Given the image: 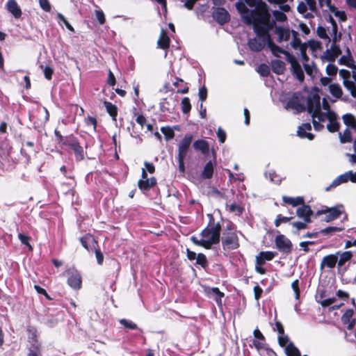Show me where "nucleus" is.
<instances>
[{
    "label": "nucleus",
    "mask_w": 356,
    "mask_h": 356,
    "mask_svg": "<svg viewBox=\"0 0 356 356\" xmlns=\"http://www.w3.org/2000/svg\"><path fill=\"white\" fill-rule=\"evenodd\" d=\"M248 6L254 9L250 10L249 16L244 17V22L247 25H252L253 30L272 22L270 14L267 4L262 0H243Z\"/></svg>",
    "instance_id": "nucleus-1"
},
{
    "label": "nucleus",
    "mask_w": 356,
    "mask_h": 356,
    "mask_svg": "<svg viewBox=\"0 0 356 356\" xmlns=\"http://www.w3.org/2000/svg\"><path fill=\"white\" fill-rule=\"evenodd\" d=\"M54 136L56 143L60 145L61 147H65L69 153L73 154L76 162L84 160L87 146L86 147L82 146L76 136L72 134L63 136L60 131L56 129L54 130Z\"/></svg>",
    "instance_id": "nucleus-2"
},
{
    "label": "nucleus",
    "mask_w": 356,
    "mask_h": 356,
    "mask_svg": "<svg viewBox=\"0 0 356 356\" xmlns=\"http://www.w3.org/2000/svg\"><path fill=\"white\" fill-rule=\"evenodd\" d=\"M209 220L207 226L202 230L200 236L204 239L207 250L211 248L213 245L218 244L220 241V232L222 230L220 222H215L211 214L209 215Z\"/></svg>",
    "instance_id": "nucleus-3"
},
{
    "label": "nucleus",
    "mask_w": 356,
    "mask_h": 356,
    "mask_svg": "<svg viewBox=\"0 0 356 356\" xmlns=\"http://www.w3.org/2000/svg\"><path fill=\"white\" fill-rule=\"evenodd\" d=\"M275 24V22L272 21L259 28H256L257 29L254 30V32L258 38H265L266 40V44L272 51V54L275 56L279 57V54H283L284 55V52H286V51L275 44L271 38L270 31L273 29Z\"/></svg>",
    "instance_id": "nucleus-4"
},
{
    "label": "nucleus",
    "mask_w": 356,
    "mask_h": 356,
    "mask_svg": "<svg viewBox=\"0 0 356 356\" xmlns=\"http://www.w3.org/2000/svg\"><path fill=\"white\" fill-rule=\"evenodd\" d=\"M343 206L342 204H338L333 207L324 206L323 209L315 213L314 218H316L321 215L325 214L323 220L329 222L339 218L343 213Z\"/></svg>",
    "instance_id": "nucleus-5"
},
{
    "label": "nucleus",
    "mask_w": 356,
    "mask_h": 356,
    "mask_svg": "<svg viewBox=\"0 0 356 356\" xmlns=\"http://www.w3.org/2000/svg\"><path fill=\"white\" fill-rule=\"evenodd\" d=\"M222 247L225 251L238 249L240 246L239 238L236 232H222L220 237Z\"/></svg>",
    "instance_id": "nucleus-6"
},
{
    "label": "nucleus",
    "mask_w": 356,
    "mask_h": 356,
    "mask_svg": "<svg viewBox=\"0 0 356 356\" xmlns=\"http://www.w3.org/2000/svg\"><path fill=\"white\" fill-rule=\"evenodd\" d=\"M277 253L272 251H261L255 258V270L260 275H265L266 270L263 267L266 261L273 260Z\"/></svg>",
    "instance_id": "nucleus-7"
},
{
    "label": "nucleus",
    "mask_w": 356,
    "mask_h": 356,
    "mask_svg": "<svg viewBox=\"0 0 356 356\" xmlns=\"http://www.w3.org/2000/svg\"><path fill=\"white\" fill-rule=\"evenodd\" d=\"M193 136L191 134H186L178 145L177 159L185 160L189 151Z\"/></svg>",
    "instance_id": "nucleus-8"
},
{
    "label": "nucleus",
    "mask_w": 356,
    "mask_h": 356,
    "mask_svg": "<svg viewBox=\"0 0 356 356\" xmlns=\"http://www.w3.org/2000/svg\"><path fill=\"white\" fill-rule=\"evenodd\" d=\"M69 275L67 284L74 290H79L82 286V277L81 273L74 268L66 270Z\"/></svg>",
    "instance_id": "nucleus-9"
},
{
    "label": "nucleus",
    "mask_w": 356,
    "mask_h": 356,
    "mask_svg": "<svg viewBox=\"0 0 356 356\" xmlns=\"http://www.w3.org/2000/svg\"><path fill=\"white\" fill-rule=\"evenodd\" d=\"M212 17L213 19L221 26L228 23L231 19L229 12L222 7L213 8Z\"/></svg>",
    "instance_id": "nucleus-10"
},
{
    "label": "nucleus",
    "mask_w": 356,
    "mask_h": 356,
    "mask_svg": "<svg viewBox=\"0 0 356 356\" xmlns=\"http://www.w3.org/2000/svg\"><path fill=\"white\" fill-rule=\"evenodd\" d=\"M275 243L277 248L282 252L289 254L292 251V243L284 234L276 236Z\"/></svg>",
    "instance_id": "nucleus-11"
},
{
    "label": "nucleus",
    "mask_w": 356,
    "mask_h": 356,
    "mask_svg": "<svg viewBox=\"0 0 356 356\" xmlns=\"http://www.w3.org/2000/svg\"><path fill=\"white\" fill-rule=\"evenodd\" d=\"M339 76L343 79V83L344 87L350 91L352 97L356 98V88L355 83L350 80V73L347 70H340Z\"/></svg>",
    "instance_id": "nucleus-12"
},
{
    "label": "nucleus",
    "mask_w": 356,
    "mask_h": 356,
    "mask_svg": "<svg viewBox=\"0 0 356 356\" xmlns=\"http://www.w3.org/2000/svg\"><path fill=\"white\" fill-rule=\"evenodd\" d=\"M300 206V207L296 209V216L307 222H312V216L315 214L311 207L308 204H305V202Z\"/></svg>",
    "instance_id": "nucleus-13"
},
{
    "label": "nucleus",
    "mask_w": 356,
    "mask_h": 356,
    "mask_svg": "<svg viewBox=\"0 0 356 356\" xmlns=\"http://www.w3.org/2000/svg\"><path fill=\"white\" fill-rule=\"evenodd\" d=\"M254 339L252 340V345L251 347H254L259 353L262 350L265 345L267 344L266 339L262 332L259 328H256L253 331Z\"/></svg>",
    "instance_id": "nucleus-14"
},
{
    "label": "nucleus",
    "mask_w": 356,
    "mask_h": 356,
    "mask_svg": "<svg viewBox=\"0 0 356 356\" xmlns=\"http://www.w3.org/2000/svg\"><path fill=\"white\" fill-rule=\"evenodd\" d=\"M285 108L293 109L297 113L304 112L306 110V107L304 104L300 103L299 96L297 93H293L292 97L288 100Z\"/></svg>",
    "instance_id": "nucleus-15"
},
{
    "label": "nucleus",
    "mask_w": 356,
    "mask_h": 356,
    "mask_svg": "<svg viewBox=\"0 0 356 356\" xmlns=\"http://www.w3.org/2000/svg\"><path fill=\"white\" fill-rule=\"evenodd\" d=\"M27 332L29 333L28 339L31 343V347L29 349H40L41 344L38 339V330L34 326H28Z\"/></svg>",
    "instance_id": "nucleus-16"
},
{
    "label": "nucleus",
    "mask_w": 356,
    "mask_h": 356,
    "mask_svg": "<svg viewBox=\"0 0 356 356\" xmlns=\"http://www.w3.org/2000/svg\"><path fill=\"white\" fill-rule=\"evenodd\" d=\"M80 243L82 246L88 252L91 251L92 248L98 247V242L95 236L90 234H86L79 238Z\"/></svg>",
    "instance_id": "nucleus-17"
},
{
    "label": "nucleus",
    "mask_w": 356,
    "mask_h": 356,
    "mask_svg": "<svg viewBox=\"0 0 356 356\" xmlns=\"http://www.w3.org/2000/svg\"><path fill=\"white\" fill-rule=\"evenodd\" d=\"M206 294L209 298H213L218 307H222V298L225 296V293L218 287L209 288L206 290Z\"/></svg>",
    "instance_id": "nucleus-18"
},
{
    "label": "nucleus",
    "mask_w": 356,
    "mask_h": 356,
    "mask_svg": "<svg viewBox=\"0 0 356 356\" xmlns=\"http://www.w3.org/2000/svg\"><path fill=\"white\" fill-rule=\"evenodd\" d=\"M138 187L143 193H145L147 191H150L157 184V180L154 177H152L149 179H139L138 181Z\"/></svg>",
    "instance_id": "nucleus-19"
},
{
    "label": "nucleus",
    "mask_w": 356,
    "mask_h": 356,
    "mask_svg": "<svg viewBox=\"0 0 356 356\" xmlns=\"http://www.w3.org/2000/svg\"><path fill=\"white\" fill-rule=\"evenodd\" d=\"M320 108V97L318 95L315 94L313 96L308 97L307 108L308 113L313 115V113H316V111H319Z\"/></svg>",
    "instance_id": "nucleus-20"
},
{
    "label": "nucleus",
    "mask_w": 356,
    "mask_h": 356,
    "mask_svg": "<svg viewBox=\"0 0 356 356\" xmlns=\"http://www.w3.org/2000/svg\"><path fill=\"white\" fill-rule=\"evenodd\" d=\"M259 39L257 38H251L248 40V44L250 48V49L252 51L259 52L261 51L266 43V40L265 38H259Z\"/></svg>",
    "instance_id": "nucleus-21"
},
{
    "label": "nucleus",
    "mask_w": 356,
    "mask_h": 356,
    "mask_svg": "<svg viewBox=\"0 0 356 356\" xmlns=\"http://www.w3.org/2000/svg\"><path fill=\"white\" fill-rule=\"evenodd\" d=\"M328 120L329 123L327 124V130L331 133L337 132L339 130L340 124L337 121V114L332 111H330L328 112Z\"/></svg>",
    "instance_id": "nucleus-22"
},
{
    "label": "nucleus",
    "mask_w": 356,
    "mask_h": 356,
    "mask_svg": "<svg viewBox=\"0 0 356 356\" xmlns=\"http://www.w3.org/2000/svg\"><path fill=\"white\" fill-rule=\"evenodd\" d=\"M354 312L352 309H347L341 316V321L343 325H347V329L352 330L356 323V321L353 318Z\"/></svg>",
    "instance_id": "nucleus-23"
},
{
    "label": "nucleus",
    "mask_w": 356,
    "mask_h": 356,
    "mask_svg": "<svg viewBox=\"0 0 356 356\" xmlns=\"http://www.w3.org/2000/svg\"><path fill=\"white\" fill-rule=\"evenodd\" d=\"M170 45V38L168 35L167 31L162 29L157 41V46L159 48L167 50Z\"/></svg>",
    "instance_id": "nucleus-24"
},
{
    "label": "nucleus",
    "mask_w": 356,
    "mask_h": 356,
    "mask_svg": "<svg viewBox=\"0 0 356 356\" xmlns=\"http://www.w3.org/2000/svg\"><path fill=\"white\" fill-rule=\"evenodd\" d=\"M275 33L277 35V42H282L289 40L291 31L282 26H275Z\"/></svg>",
    "instance_id": "nucleus-25"
},
{
    "label": "nucleus",
    "mask_w": 356,
    "mask_h": 356,
    "mask_svg": "<svg viewBox=\"0 0 356 356\" xmlns=\"http://www.w3.org/2000/svg\"><path fill=\"white\" fill-rule=\"evenodd\" d=\"M6 7L7 10L15 18L19 19L21 17L22 12L15 0H8Z\"/></svg>",
    "instance_id": "nucleus-26"
},
{
    "label": "nucleus",
    "mask_w": 356,
    "mask_h": 356,
    "mask_svg": "<svg viewBox=\"0 0 356 356\" xmlns=\"http://www.w3.org/2000/svg\"><path fill=\"white\" fill-rule=\"evenodd\" d=\"M193 147L196 151H200L203 155L206 156L209 153L210 145L206 140L198 139L193 142Z\"/></svg>",
    "instance_id": "nucleus-27"
},
{
    "label": "nucleus",
    "mask_w": 356,
    "mask_h": 356,
    "mask_svg": "<svg viewBox=\"0 0 356 356\" xmlns=\"http://www.w3.org/2000/svg\"><path fill=\"white\" fill-rule=\"evenodd\" d=\"M341 54V50L339 45L332 44L330 49H327L325 53V58L327 60L334 62L335 59Z\"/></svg>",
    "instance_id": "nucleus-28"
},
{
    "label": "nucleus",
    "mask_w": 356,
    "mask_h": 356,
    "mask_svg": "<svg viewBox=\"0 0 356 356\" xmlns=\"http://www.w3.org/2000/svg\"><path fill=\"white\" fill-rule=\"evenodd\" d=\"M338 258L337 255L332 254L326 255L323 258L321 262V269H323L325 266L329 268H333L335 267Z\"/></svg>",
    "instance_id": "nucleus-29"
},
{
    "label": "nucleus",
    "mask_w": 356,
    "mask_h": 356,
    "mask_svg": "<svg viewBox=\"0 0 356 356\" xmlns=\"http://www.w3.org/2000/svg\"><path fill=\"white\" fill-rule=\"evenodd\" d=\"M282 199L284 204H289L293 207H296L300 204H303L305 200L304 197L302 196L293 197L286 195H283Z\"/></svg>",
    "instance_id": "nucleus-30"
},
{
    "label": "nucleus",
    "mask_w": 356,
    "mask_h": 356,
    "mask_svg": "<svg viewBox=\"0 0 356 356\" xmlns=\"http://www.w3.org/2000/svg\"><path fill=\"white\" fill-rule=\"evenodd\" d=\"M172 85L177 88V93L186 94L189 91L187 83L181 78L175 77V81L172 82Z\"/></svg>",
    "instance_id": "nucleus-31"
},
{
    "label": "nucleus",
    "mask_w": 356,
    "mask_h": 356,
    "mask_svg": "<svg viewBox=\"0 0 356 356\" xmlns=\"http://www.w3.org/2000/svg\"><path fill=\"white\" fill-rule=\"evenodd\" d=\"M172 103L171 104L170 100L167 98H164L160 102V111L164 113H172L175 110V105L174 100L171 99Z\"/></svg>",
    "instance_id": "nucleus-32"
},
{
    "label": "nucleus",
    "mask_w": 356,
    "mask_h": 356,
    "mask_svg": "<svg viewBox=\"0 0 356 356\" xmlns=\"http://www.w3.org/2000/svg\"><path fill=\"white\" fill-rule=\"evenodd\" d=\"M270 65L272 71L278 75L284 74L286 70L285 63L281 60H273Z\"/></svg>",
    "instance_id": "nucleus-33"
},
{
    "label": "nucleus",
    "mask_w": 356,
    "mask_h": 356,
    "mask_svg": "<svg viewBox=\"0 0 356 356\" xmlns=\"http://www.w3.org/2000/svg\"><path fill=\"white\" fill-rule=\"evenodd\" d=\"M347 55L342 56L339 62L340 64L346 65L348 67L356 69V66L354 65V60L353 57L351 56L350 51L348 48L346 49Z\"/></svg>",
    "instance_id": "nucleus-34"
},
{
    "label": "nucleus",
    "mask_w": 356,
    "mask_h": 356,
    "mask_svg": "<svg viewBox=\"0 0 356 356\" xmlns=\"http://www.w3.org/2000/svg\"><path fill=\"white\" fill-rule=\"evenodd\" d=\"M349 180V173L348 172H345L337 177L335 179L333 180L330 186L326 188V191H328L331 188L337 187L341 184L346 183Z\"/></svg>",
    "instance_id": "nucleus-35"
},
{
    "label": "nucleus",
    "mask_w": 356,
    "mask_h": 356,
    "mask_svg": "<svg viewBox=\"0 0 356 356\" xmlns=\"http://www.w3.org/2000/svg\"><path fill=\"white\" fill-rule=\"evenodd\" d=\"M213 164L211 161H209L205 164L201 173V177L203 179H209L213 177Z\"/></svg>",
    "instance_id": "nucleus-36"
},
{
    "label": "nucleus",
    "mask_w": 356,
    "mask_h": 356,
    "mask_svg": "<svg viewBox=\"0 0 356 356\" xmlns=\"http://www.w3.org/2000/svg\"><path fill=\"white\" fill-rule=\"evenodd\" d=\"M104 106L106 109L107 113L112 118V120L115 122L117 121L118 116V107L110 102L105 101L104 102Z\"/></svg>",
    "instance_id": "nucleus-37"
},
{
    "label": "nucleus",
    "mask_w": 356,
    "mask_h": 356,
    "mask_svg": "<svg viewBox=\"0 0 356 356\" xmlns=\"http://www.w3.org/2000/svg\"><path fill=\"white\" fill-rule=\"evenodd\" d=\"M235 6L237 11L241 15L243 20L244 21V17L249 16V14H250V10L247 8L245 3L242 1L236 2L235 3Z\"/></svg>",
    "instance_id": "nucleus-38"
},
{
    "label": "nucleus",
    "mask_w": 356,
    "mask_h": 356,
    "mask_svg": "<svg viewBox=\"0 0 356 356\" xmlns=\"http://www.w3.org/2000/svg\"><path fill=\"white\" fill-rule=\"evenodd\" d=\"M343 122L348 127H350L352 129H356V118L350 113L345 114L342 116Z\"/></svg>",
    "instance_id": "nucleus-39"
},
{
    "label": "nucleus",
    "mask_w": 356,
    "mask_h": 356,
    "mask_svg": "<svg viewBox=\"0 0 356 356\" xmlns=\"http://www.w3.org/2000/svg\"><path fill=\"white\" fill-rule=\"evenodd\" d=\"M285 353L287 356H301L300 350L292 342H289L286 346Z\"/></svg>",
    "instance_id": "nucleus-40"
},
{
    "label": "nucleus",
    "mask_w": 356,
    "mask_h": 356,
    "mask_svg": "<svg viewBox=\"0 0 356 356\" xmlns=\"http://www.w3.org/2000/svg\"><path fill=\"white\" fill-rule=\"evenodd\" d=\"M291 71L299 81H304L305 75L299 63L291 67Z\"/></svg>",
    "instance_id": "nucleus-41"
},
{
    "label": "nucleus",
    "mask_w": 356,
    "mask_h": 356,
    "mask_svg": "<svg viewBox=\"0 0 356 356\" xmlns=\"http://www.w3.org/2000/svg\"><path fill=\"white\" fill-rule=\"evenodd\" d=\"M181 108L184 114H188L191 110V104L190 99L188 97L182 98L181 102Z\"/></svg>",
    "instance_id": "nucleus-42"
},
{
    "label": "nucleus",
    "mask_w": 356,
    "mask_h": 356,
    "mask_svg": "<svg viewBox=\"0 0 356 356\" xmlns=\"http://www.w3.org/2000/svg\"><path fill=\"white\" fill-rule=\"evenodd\" d=\"M329 88H330V93L334 97H335L337 98L341 97V96L343 95V92H342L341 88L340 87V86L339 84H337V83L330 84Z\"/></svg>",
    "instance_id": "nucleus-43"
},
{
    "label": "nucleus",
    "mask_w": 356,
    "mask_h": 356,
    "mask_svg": "<svg viewBox=\"0 0 356 356\" xmlns=\"http://www.w3.org/2000/svg\"><path fill=\"white\" fill-rule=\"evenodd\" d=\"M119 323L125 328L127 330H138V327L136 323H134L133 321L126 319V318H122L119 320Z\"/></svg>",
    "instance_id": "nucleus-44"
},
{
    "label": "nucleus",
    "mask_w": 356,
    "mask_h": 356,
    "mask_svg": "<svg viewBox=\"0 0 356 356\" xmlns=\"http://www.w3.org/2000/svg\"><path fill=\"white\" fill-rule=\"evenodd\" d=\"M291 33L292 34L293 36L291 44L293 49H296L304 44L302 43L300 39L298 38L299 34L297 31L292 30Z\"/></svg>",
    "instance_id": "nucleus-45"
},
{
    "label": "nucleus",
    "mask_w": 356,
    "mask_h": 356,
    "mask_svg": "<svg viewBox=\"0 0 356 356\" xmlns=\"http://www.w3.org/2000/svg\"><path fill=\"white\" fill-rule=\"evenodd\" d=\"M196 264L200 265L202 268L206 269L209 266V262L206 255L203 253H199L196 258Z\"/></svg>",
    "instance_id": "nucleus-46"
},
{
    "label": "nucleus",
    "mask_w": 356,
    "mask_h": 356,
    "mask_svg": "<svg viewBox=\"0 0 356 356\" xmlns=\"http://www.w3.org/2000/svg\"><path fill=\"white\" fill-rule=\"evenodd\" d=\"M161 131L163 134L165 140H170L175 137L174 130L169 126L162 127Z\"/></svg>",
    "instance_id": "nucleus-47"
},
{
    "label": "nucleus",
    "mask_w": 356,
    "mask_h": 356,
    "mask_svg": "<svg viewBox=\"0 0 356 356\" xmlns=\"http://www.w3.org/2000/svg\"><path fill=\"white\" fill-rule=\"evenodd\" d=\"M18 238L22 244L25 245L29 248V251L33 250V247L30 243V241L31 240V238L29 236L26 235L22 233H19Z\"/></svg>",
    "instance_id": "nucleus-48"
},
{
    "label": "nucleus",
    "mask_w": 356,
    "mask_h": 356,
    "mask_svg": "<svg viewBox=\"0 0 356 356\" xmlns=\"http://www.w3.org/2000/svg\"><path fill=\"white\" fill-rule=\"evenodd\" d=\"M340 141L341 143H350L353 140L350 131L347 128L343 134L339 133Z\"/></svg>",
    "instance_id": "nucleus-49"
},
{
    "label": "nucleus",
    "mask_w": 356,
    "mask_h": 356,
    "mask_svg": "<svg viewBox=\"0 0 356 356\" xmlns=\"http://www.w3.org/2000/svg\"><path fill=\"white\" fill-rule=\"evenodd\" d=\"M352 257H353V254L350 251H346V252H343L340 256L339 260L337 261L338 266H343L346 262H347L348 261L351 259Z\"/></svg>",
    "instance_id": "nucleus-50"
},
{
    "label": "nucleus",
    "mask_w": 356,
    "mask_h": 356,
    "mask_svg": "<svg viewBox=\"0 0 356 356\" xmlns=\"http://www.w3.org/2000/svg\"><path fill=\"white\" fill-rule=\"evenodd\" d=\"M257 71L261 76L264 77L268 76L270 72L269 66L264 63L259 65Z\"/></svg>",
    "instance_id": "nucleus-51"
},
{
    "label": "nucleus",
    "mask_w": 356,
    "mask_h": 356,
    "mask_svg": "<svg viewBox=\"0 0 356 356\" xmlns=\"http://www.w3.org/2000/svg\"><path fill=\"white\" fill-rule=\"evenodd\" d=\"M293 218V216L286 217L283 216L282 214H278L274 221L275 226L278 227L280 226L282 223H286L289 222L291 219Z\"/></svg>",
    "instance_id": "nucleus-52"
},
{
    "label": "nucleus",
    "mask_w": 356,
    "mask_h": 356,
    "mask_svg": "<svg viewBox=\"0 0 356 356\" xmlns=\"http://www.w3.org/2000/svg\"><path fill=\"white\" fill-rule=\"evenodd\" d=\"M308 223L303 220V222L296 221L291 223V225L296 229V231L293 232L294 234H298L299 231L307 229Z\"/></svg>",
    "instance_id": "nucleus-53"
},
{
    "label": "nucleus",
    "mask_w": 356,
    "mask_h": 356,
    "mask_svg": "<svg viewBox=\"0 0 356 356\" xmlns=\"http://www.w3.org/2000/svg\"><path fill=\"white\" fill-rule=\"evenodd\" d=\"M229 211L231 213H234L236 216H240L244 211V208L236 204V203H233L229 205Z\"/></svg>",
    "instance_id": "nucleus-54"
},
{
    "label": "nucleus",
    "mask_w": 356,
    "mask_h": 356,
    "mask_svg": "<svg viewBox=\"0 0 356 356\" xmlns=\"http://www.w3.org/2000/svg\"><path fill=\"white\" fill-rule=\"evenodd\" d=\"M343 229L337 227H327L325 229H322L319 231L320 234L323 235L332 234V233L341 232Z\"/></svg>",
    "instance_id": "nucleus-55"
},
{
    "label": "nucleus",
    "mask_w": 356,
    "mask_h": 356,
    "mask_svg": "<svg viewBox=\"0 0 356 356\" xmlns=\"http://www.w3.org/2000/svg\"><path fill=\"white\" fill-rule=\"evenodd\" d=\"M57 18L59 19L60 22H63L66 28L71 32L74 33L75 31L73 28V26L70 24V22L67 21V19L61 14L58 13L57 14Z\"/></svg>",
    "instance_id": "nucleus-56"
},
{
    "label": "nucleus",
    "mask_w": 356,
    "mask_h": 356,
    "mask_svg": "<svg viewBox=\"0 0 356 356\" xmlns=\"http://www.w3.org/2000/svg\"><path fill=\"white\" fill-rule=\"evenodd\" d=\"M291 287L293 291H294L295 298L296 300H299L300 296V291L299 287V280L298 279L295 280L291 283Z\"/></svg>",
    "instance_id": "nucleus-57"
},
{
    "label": "nucleus",
    "mask_w": 356,
    "mask_h": 356,
    "mask_svg": "<svg viewBox=\"0 0 356 356\" xmlns=\"http://www.w3.org/2000/svg\"><path fill=\"white\" fill-rule=\"evenodd\" d=\"M316 33L320 38L327 39L328 42L330 41V38L327 35L326 29L324 27L321 26H318L316 29Z\"/></svg>",
    "instance_id": "nucleus-58"
},
{
    "label": "nucleus",
    "mask_w": 356,
    "mask_h": 356,
    "mask_svg": "<svg viewBox=\"0 0 356 356\" xmlns=\"http://www.w3.org/2000/svg\"><path fill=\"white\" fill-rule=\"evenodd\" d=\"M297 135L301 138H307L309 140H312L314 138V135L312 133L307 132L306 131L300 130V127H298L297 131Z\"/></svg>",
    "instance_id": "nucleus-59"
},
{
    "label": "nucleus",
    "mask_w": 356,
    "mask_h": 356,
    "mask_svg": "<svg viewBox=\"0 0 356 356\" xmlns=\"http://www.w3.org/2000/svg\"><path fill=\"white\" fill-rule=\"evenodd\" d=\"M40 8L45 12H50L51 10V6L49 0H38Z\"/></svg>",
    "instance_id": "nucleus-60"
},
{
    "label": "nucleus",
    "mask_w": 356,
    "mask_h": 356,
    "mask_svg": "<svg viewBox=\"0 0 356 356\" xmlns=\"http://www.w3.org/2000/svg\"><path fill=\"white\" fill-rule=\"evenodd\" d=\"M191 240L195 245L203 247L204 248L207 250V244L205 243L204 239H203L202 237H201L200 239H198L196 236H191Z\"/></svg>",
    "instance_id": "nucleus-61"
},
{
    "label": "nucleus",
    "mask_w": 356,
    "mask_h": 356,
    "mask_svg": "<svg viewBox=\"0 0 356 356\" xmlns=\"http://www.w3.org/2000/svg\"><path fill=\"white\" fill-rule=\"evenodd\" d=\"M338 68L334 64H328L326 67V73L329 76H335L337 73Z\"/></svg>",
    "instance_id": "nucleus-62"
},
{
    "label": "nucleus",
    "mask_w": 356,
    "mask_h": 356,
    "mask_svg": "<svg viewBox=\"0 0 356 356\" xmlns=\"http://www.w3.org/2000/svg\"><path fill=\"white\" fill-rule=\"evenodd\" d=\"M278 343L281 347H285L286 346V343L289 341V338L287 335H286L284 333L282 334H280L278 336L277 338Z\"/></svg>",
    "instance_id": "nucleus-63"
},
{
    "label": "nucleus",
    "mask_w": 356,
    "mask_h": 356,
    "mask_svg": "<svg viewBox=\"0 0 356 356\" xmlns=\"http://www.w3.org/2000/svg\"><path fill=\"white\" fill-rule=\"evenodd\" d=\"M95 17L97 20L100 24H104L106 22V18L104 12L102 10H95Z\"/></svg>",
    "instance_id": "nucleus-64"
}]
</instances>
